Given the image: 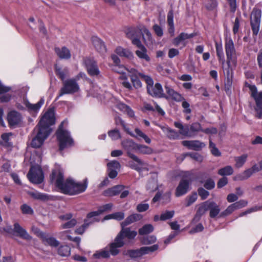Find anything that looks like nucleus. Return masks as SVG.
Masks as SVG:
<instances>
[{
    "mask_svg": "<svg viewBox=\"0 0 262 262\" xmlns=\"http://www.w3.org/2000/svg\"><path fill=\"white\" fill-rule=\"evenodd\" d=\"M158 248V246L157 245H154L150 247H143L140 249L130 251L129 255L132 257H140L143 254L154 252L157 250Z\"/></svg>",
    "mask_w": 262,
    "mask_h": 262,
    "instance_id": "obj_13",
    "label": "nucleus"
},
{
    "mask_svg": "<svg viewBox=\"0 0 262 262\" xmlns=\"http://www.w3.org/2000/svg\"><path fill=\"white\" fill-rule=\"evenodd\" d=\"M115 52L121 57H124L130 59L134 58V55L131 51L120 46L116 48Z\"/></svg>",
    "mask_w": 262,
    "mask_h": 262,
    "instance_id": "obj_28",
    "label": "nucleus"
},
{
    "mask_svg": "<svg viewBox=\"0 0 262 262\" xmlns=\"http://www.w3.org/2000/svg\"><path fill=\"white\" fill-rule=\"evenodd\" d=\"M234 170L231 166H226L218 170V174L221 176H230L233 173Z\"/></svg>",
    "mask_w": 262,
    "mask_h": 262,
    "instance_id": "obj_39",
    "label": "nucleus"
},
{
    "mask_svg": "<svg viewBox=\"0 0 262 262\" xmlns=\"http://www.w3.org/2000/svg\"><path fill=\"white\" fill-rule=\"evenodd\" d=\"M225 48L227 59V62L228 66H229L231 63H235L236 61V51L231 38L226 39Z\"/></svg>",
    "mask_w": 262,
    "mask_h": 262,
    "instance_id": "obj_6",
    "label": "nucleus"
},
{
    "mask_svg": "<svg viewBox=\"0 0 262 262\" xmlns=\"http://www.w3.org/2000/svg\"><path fill=\"white\" fill-rule=\"evenodd\" d=\"M83 63L86 69L88 74L91 76H97L100 74V72L97 62L93 58H84L83 59Z\"/></svg>",
    "mask_w": 262,
    "mask_h": 262,
    "instance_id": "obj_10",
    "label": "nucleus"
},
{
    "mask_svg": "<svg viewBox=\"0 0 262 262\" xmlns=\"http://www.w3.org/2000/svg\"><path fill=\"white\" fill-rule=\"evenodd\" d=\"M248 156L246 154H243L241 156L235 157L234 160L235 161V166L237 168L242 167L246 162Z\"/></svg>",
    "mask_w": 262,
    "mask_h": 262,
    "instance_id": "obj_40",
    "label": "nucleus"
},
{
    "mask_svg": "<svg viewBox=\"0 0 262 262\" xmlns=\"http://www.w3.org/2000/svg\"><path fill=\"white\" fill-rule=\"evenodd\" d=\"M162 129L169 139L174 140L179 138V134L176 130L169 127H162Z\"/></svg>",
    "mask_w": 262,
    "mask_h": 262,
    "instance_id": "obj_36",
    "label": "nucleus"
},
{
    "mask_svg": "<svg viewBox=\"0 0 262 262\" xmlns=\"http://www.w3.org/2000/svg\"><path fill=\"white\" fill-rule=\"evenodd\" d=\"M113 204L112 203L106 204L102 206H101L98 211H93L87 214L88 219L95 218V217L98 216L102 212L110 210L112 209Z\"/></svg>",
    "mask_w": 262,
    "mask_h": 262,
    "instance_id": "obj_25",
    "label": "nucleus"
},
{
    "mask_svg": "<svg viewBox=\"0 0 262 262\" xmlns=\"http://www.w3.org/2000/svg\"><path fill=\"white\" fill-rule=\"evenodd\" d=\"M215 46L219 60L223 65L225 63V60L222 45L221 43L216 42Z\"/></svg>",
    "mask_w": 262,
    "mask_h": 262,
    "instance_id": "obj_33",
    "label": "nucleus"
},
{
    "mask_svg": "<svg viewBox=\"0 0 262 262\" xmlns=\"http://www.w3.org/2000/svg\"><path fill=\"white\" fill-rule=\"evenodd\" d=\"M261 170L260 164L254 165L251 168L244 170L243 172L237 174L234 177L235 181H243L248 179L254 173L258 172Z\"/></svg>",
    "mask_w": 262,
    "mask_h": 262,
    "instance_id": "obj_11",
    "label": "nucleus"
},
{
    "mask_svg": "<svg viewBox=\"0 0 262 262\" xmlns=\"http://www.w3.org/2000/svg\"><path fill=\"white\" fill-rule=\"evenodd\" d=\"M204 186L207 189H212L215 187V182L212 179L209 178L205 182Z\"/></svg>",
    "mask_w": 262,
    "mask_h": 262,
    "instance_id": "obj_58",
    "label": "nucleus"
},
{
    "mask_svg": "<svg viewBox=\"0 0 262 262\" xmlns=\"http://www.w3.org/2000/svg\"><path fill=\"white\" fill-rule=\"evenodd\" d=\"M174 125L176 127L180 129L178 133L179 134L187 137L191 136L188 125H183L180 122H174Z\"/></svg>",
    "mask_w": 262,
    "mask_h": 262,
    "instance_id": "obj_26",
    "label": "nucleus"
},
{
    "mask_svg": "<svg viewBox=\"0 0 262 262\" xmlns=\"http://www.w3.org/2000/svg\"><path fill=\"white\" fill-rule=\"evenodd\" d=\"M55 51L58 56L61 59H68L71 58V55L69 50L65 47L61 48H56Z\"/></svg>",
    "mask_w": 262,
    "mask_h": 262,
    "instance_id": "obj_27",
    "label": "nucleus"
},
{
    "mask_svg": "<svg viewBox=\"0 0 262 262\" xmlns=\"http://www.w3.org/2000/svg\"><path fill=\"white\" fill-rule=\"evenodd\" d=\"M235 204H232L229 205L224 211L220 214V217L227 216L232 213L234 211L237 210L235 208Z\"/></svg>",
    "mask_w": 262,
    "mask_h": 262,
    "instance_id": "obj_49",
    "label": "nucleus"
},
{
    "mask_svg": "<svg viewBox=\"0 0 262 262\" xmlns=\"http://www.w3.org/2000/svg\"><path fill=\"white\" fill-rule=\"evenodd\" d=\"M27 177L32 183L40 184L43 181V173L41 168L38 166H32L27 174Z\"/></svg>",
    "mask_w": 262,
    "mask_h": 262,
    "instance_id": "obj_7",
    "label": "nucleus"
},
{
    "mask_svg": "<svg viewBox=\"0 0 262 262\" xmlns=\"http://www.w3.org/2000/svg\"><path fill=\"white\" fill-rule=\"evenodd\" d=\"M145 163L146 164L145 165L141 166V165H140L139 164H138L139 165H137V164L134 163L133 162H129L128 163L129 167L131 168H132L133 169H135V170H137L138 171H141L142 169H145L146 166H147V164L146 163H145Z\"/></svg>",
    "mask_w": 262,
    "mask_h": 262,
    "instance_id": "obj_57",
    "label": "nucleus"
},
{
    "mask_svg": "<svg viewBox=\"0 0 262 262\" xmlns=\"http://www.w3.org/2000/svg\"><path fill=\"white\" fill-rule=\"evenodd\" d=\"M121 226L122 229L116 236L121 242H124L123 239L126 237L128 239H134L137 235V232L135 230H132L130 228Z\"/></svg>",
    "mask_w": 262,
    "mask_h": 262,
    "instance_id": "obj_14",
    "label": "nucleus"
},
{
    "mask_svg": "<svg viewBox=\"0 0 262 262\" xmlns=\"http://www.w3.org/2000/svg\"><path fill=\"white\" fill-rule=\"evenodd\" d=\"M58 253L61 256H68L71 253V248L67 245L61 246L58 249Z\"/></svg>",
    "mask_w": 262,
    "mask_h": 262,
    "instance_id": "obj_41",
    "label": "nucleus"
},
{
    "mask_svg": "<svg viewBox=\"0 0 262 262\" xmlns=\"http://www.w3.org/2000/svg\"><path fill=\"white\" fill-rule=\"evenodd\" d=\"M182 144L187 147L189 149L199 151L205 146V144L199 140H185L182 142Z\"/></svg>",
    "mask_w": 262,
    "mask_h": 262,
    "instance_id": "obj_16",
    "label": "nucleus"
},
{
    "mask_svg": "<svg viewBox=\"0 0 262 262\" xmlns=\"http://www.w3.org/2000/svg\"><path fill=\"white\" fill-rule=\"evenodd\" d=\"M127 71L129 73V77L130 79L139 77L141 78V76L143 74V73L138 72L137 70L134 68L127 69Z\"/></svg>",
    "mask_w": 262,
    "mask_h": 262,
    "instance_id": "obj_51",
    "label": "nucleus"
},
{
    "mask_svg": "<svg viewBox=\"0 0 262 262\" xmlns=\"http://www.w3.org/2000/svg\"><path fill=\"white\" fill-rule=\"evenodd\" d=\"M121 79L123 80L122 84L123 86L127 89L129 91L133 90V88L138 89L142 87V83L139 77L131 78L132 84L128 81L126 76H122Z\"/></svg>",
    "mask_w": 262,
    "mask_h": 262,
    "instance_id": "obj_12",
    "label": "nucleus"
},
{
    "mask_svg": "<svg viewBox=\"0 0 262 262\" xmlns=\"http://www.w3.org/2000/svg\"><path fill=\"white\" fill-rule=\"evenodd\" d=\"M141 78L146 82L147 84V90H148V88H150L152 85H154V81L151 77L143 74L141 76Z\"/></svg>",
    "mask_w": 262,
    "mask_h": 262,
    "instance_id": "obj_56",
    "label": "nucleus"
},
{
    "mask_svg": "<svg viewBox=\"0 0 262 262\" xmlns=\"http://www.w3.org/2000/svg\"><path fill=\"white\" fill-rule=\"evenodd\" d=\"M64 123H67L66 120H64L61 122L56 132L57 139L60 151L74 145V140L71 137L69 132L63 127Z\"/></svg>",
    "mask_w": 262,
    "mask_h": 262,
    "instance_id": "obj_2",
    "label": "nucleus"
},
{
    "mask_svg": "<svg viewBox=\"0 0 262 262\" xmlns=\"http://www.w3.org/2000/svg\"><path fill=\"white\" fill-rule=\"evenodd\" d=\"M124 217V214L122 212H115L114 213L109 214L105 216V220H109V219H115L118 221H121L123 219Z\"/></svg>",
    "mask_w": 262,
    "mask_h": 262,
    "instance_id": "obj_44",
    "label": "nucleus"
},
{
    "mask_svg": "<svg viewBox=\"0 0 262 262\" xmlns=\"http://www.w3.org/2000/svg\"><path fill=\"white\" fill-rule=\"evenodd\" d=\"M93 45L96 50L100 53L103 54L106 52V48L101 39L97 36L92 38Z\"/></svg>",
    "mask_w": 262,
    "mask_h": 262,
    "instance_id": "obj_21",
    "label": "nucleus"
},
{
    "mask_svg": "<svg viewBox=\"0 0 262 262\" xmlns=\"http://www.w3.org/2000/svg\"><path fill=\"white\" fill-rule=\"evenodd\" d=\"M93 257L96 258H108L110 257V252L106 250L97 251L93 254Z\"/></svg>",
    "mask_w": 262,
    "mask_h": 262,
    "instance_id": "obj_48",
    "label": "nucleus"
},
{
    "mask_svg": "<svg viewBox=\"0 0 262 262\" xmlns=\"http://www.w3.org/2000/svg\"><path fill=\"white\" fill-rule=\"evenodd\" d=\"M124 245V242H121L116 237L114 242L110 244V252L112 255H116L119 252V248Z\"/></svg>",
    "mask_w": 262,
    "mask_h": 262,
    "instance_id": "obj_24",
    "label": "nucleus"
},
{
    "mask_svg": "<svg viewBox=\"0 0 262 262\" xmlns=\"http://www.w3.org/2000/svg\"><path fill=\"white\" fill-rule=\"evenodd\" d=\"M33 132H36V135L32 139L31 143V146L35 148H39L50 134L37 127L34 129Z\"/></svg>",
    "mask_w": 262,
    "mask_h": 262,
    "instance_id": "obj_8",
    "label": "nucleus"
},
{
    "mask_svg": "<svg viewBox=\"0 0 262 262\" xmlns=\"http://www.w3.org/2000/svg\"><path fill=\"white\" fill-rule=\"evenodd\" d=\"M77 224L76 220L72 219L60 226V229H69L74 227Z\"/></svg>",
    "mask_w": 262,
    "mask_h": 262,
    "instance_id": "obj_47",
    "label": "nucleus"
},
{
    "mask_svg": "<svg viewBox=\"0 0 262 262\" xmlns=\"http://www.w3.org/2000/svg\"><path fill=\"white\" fill-rule=\"evenodd\" d=\"M108 135L113 140H117L121 138L120 132L117 129L108 131Z\"/></svg>",
    "mask_w": 262,
    "mask_h": 262,
    "instance_id": "obj_46",
    "label": "nucleus"
},
{
    "mask_svg": "<svg viewBox=\"0 0 262 262\" xmlns=\"http://www.w3.org/2000/svg\"><path fill=\"white\" fill-rule=\"evenodd\" d=\"M182 106L184 108L183 113L185 114H190L191 113V110L190 108L189 103L186 101L185 98L183 101H182Z\"/></svg>",
    "mask_w": 262,
    "mask_h": 262,
    "instance_id": "obj_59",
    "label": "nucleus"
},
{
    "mask_svg": "<svg viewBox=\"0 0 262 262\" xmlns=\"http://www.w3.org/2000/svg\"><path fill=\"white\" fill-rule=\"evenodd\" d=\"M14 231L23 239L28 241L32 239V237L28 233L27 231L21 227L18 223L14 224Z\"/></svg>",
    "mask_w": 262,
    "mask_h": 262,
    "instance_id": "obj_23",
    "label": "nucleus"
},
{
    "mask_svg": "<svg viewBox=\"0 0 262 262\" xmlns=\"http://www.w3.org/2000/svg\"><path fill=\"white\" fill-rule=\"evenodd\" d=\"M41 239L45 245H49L52 247H57L60 244V242L55 237L48 236L46 234L44 235Z\"/></svg>",
    "mask_w": 262,
    "mask_h": 262,
    "instance_id": "obj_31",
    "label": "nucleus"
},
{
    "mask_svg": "<svg viewBox=\"0 0 262 262\" xmlns=\"http://www.w3.org/2000/svg\"><path fill=\"white\" fill-rule=\"evenodd\" d=\"M165 89L166 93L172 100L180 102L183 101L184 97L178 92L175 91L173 89L171 88L169 86L165 85Z\"/></svg>",
    "mask_w": 262,
    "mask_h": 262,
    "instance_id": "obj_20",
    "label": "nucleus"
},
{
    "mask_svg": "<svg viewBox=\"0 0 262 262\" xmlns=\"http://www.w3.org/2000/svg\"><path fill=\"white\" fill-rule=\"evenodd\" d=\"M209 210H210L209 216L211 218L215 217L220 212V208L214 202H209Z\"/></svg>",
    "mask_w": 262,
    "mask_h": 262,
    "instance_id": "obj_32",
    "label": "nucleus"
},
{
    "mask_svg": "<svg viewBox=\"0 0 262 262\" xmlns=\"http://www.w3.org/2000/svg\"><path fill=\"white\" fill-rule=\"evenodd\" d=\"M190 184L189 181L182 179L176 189V195L180 196L186 193L189 190Z\"/></svg>",
    "mask_w": 262,
    "mask_h": 262,
    "instance_id": "obj_19",
    "label": "nucleus"
},
{
    "mask_svg": "<svg viewBox=\"0 0 262 262\" xmlns=\"http://www.w3.org/2000/svg\"><path fill=\"white\" fill-rule=\"evenodd\" d=\"M154 227L151 224H146L139 230V234L141 235L149 234L154 231Z\"/></svg>",
    "mask_w": 262,
    "mask_h": 262,
    "instance_id": "obj_42",
    "label": "nucleus"
},
{
    "mask_svg": "<svg viewBox=\"0 0 262 262\" xmlns=\"http://www.w3.org/2000/svg\"><path fill=\"white\" fill-rule=\"evenodd\" d=\"M124 188L123 185H116L104 191L103 194L105 196H115L119 194Z\"/></svg>",
    "mask_w": 262,
    "mask_h": 262,
    "instance_id": "obj_22",
    "label": "nucleus"
},
{
    "mask_svg": "<svg viewBox=\"0 0 262 262\" xmlns=\"http://www.w3.org/2000/svg\"><path fill=\"white\" fill-rule=\"evenodd\" d=\"M136 150L141 154L150 155L153 152V149L150 147L139 144L137 145Z\"/></svg>",
    "mask_w": 262,
    "mask_h": 262,
    "instance_id": "obj_38",
    "label": "nucleus"
},
{
    "mask_svg": "<svg viewBox=\"0 0 262 262\" xmlns=\"http://www.w3.org/2000/svg\"><path fill=\"white\" fill-rule=\"evenodd\" d=\"M147 90L148 94L152 96L158 98H166L165 95L163 93L162 86L159 83H156L155 86L152 85Z\"/></svg>",
    "mask_w": 262,
    "mask_h": 262,
    "instance_id": "obj_18",
    "label": "nucleus"
},
{
    "mask_svg": "<svg viewBox=\"0 0 262 262\" xmlns=\"http://www.w3.org/2000/svg\"><path fill=\"white\" fill-rule=\"evenodd\" d=\"M21 119L20 114L16 111H11L7 116L8 122L11 127H14L20 123Z\"/></svg>",
    "mask_w": 262,
    "mask_h": 262,
    "instance_id": "obj_15",
    "label": "nucleus"
},
{
    "mask_svg": "<svg viewBox=\"0 0 262 262\" xmlns=\"http://www.w3.org/2000/svg\"><path fill=\"white\" fill-rule=\"evenodd\" d=\"M80 90L76 79L70 78L63 81V86L59 91L57 98L65 94H72L78 92Z\"/></svg>",
    "mask_w": 262,
    "mask_h": 262,
    "instance_id": "obj_3",
    "label": "nucleus"
},
{
    "mask_svg": "<svg viewBox=\"0 0 262 262\" xmlns=\"http://www.w3.org/2000/svg\"><path fill=\"white\" fill-rule=\"evenodd\" d=\"M68 72L69 70L67 68L62 70L61 68L57 66H55V73L56 75L63 81L65 80L64 79Z\"/></svg>",
    "mask_w": 262,
    "mask_h": 262,
    "instance_id": "obj_37",
    "label": "nucleus"
},
{
    "mask_svg": "<svg viewBox=\"0 0 262 262\" xmlns=\"http://www.w3.org/2000/svg\"><path fill=\"white\" fill-rule=\"evenodd\" d=\"M201 130V125L199 123L195 122L192 123L190 127L189 132L190 134L195 133ZM192 135V134H191Z\"/></svg>",
    "mask_w": 262,
    "mask_h": 262,
    "instance_id": "obj_54",
    "label": "nucleus"
},
{
    "mask_svg": "<svg viewBox=\"0 0 262 262\" xmlns=\"http://www.w3.org/2000/svg\"><path fill=\"white\" fill-rule=\"evenodd\" d=\"M98 221L95 218H91L88 219L86 217V219L84 220V224L81 227L78 228L75 230V232L79 234H82L84 233L86 228H87L89 226L93 223Z\"/></svg>",
    "mask_w": 262,
    "mask_h": 262,
    "instance_id": "obj_30",
    "label": "nucleus"
},
{
    "mask_svg": "<svg viewBox=\"0 0 262 262\" xmlns=\"http://www.w3.org/2000/svg\"><path fill=\"white\" fill-rule=\"evenodd\" d=\"M20 208L24 214H32L33 213V209L27 204H23L21 206Z\"/></svg>",
    "mask_w": 262,
    "mask_h": 262,
    "instance_id": "obj_60",
    "label": "nucleus"
},
{
    "mask_svg": "<svg viewBox=\"0 0 262 262\" xmlns=\"http://www.w3.org/2000/svg\"><path fill=\"white\" fill-rule=\"evenodd\" d=\"M115 123L116 125H119V124L121 125L123 127L124 130L127 134H128L129 135H130V136H132L133 137H135L133 135V134L130 132L129 128L126 126L125 122L121 118L116 117V118H115Z\"/></svg>",
    "mask_w": 262,
    "mask_h": 262,
    "instance_id": "obj_43",
    "label": "nucleus"
},
{
    "mask_svg": "<svg viewBox=\"0 0 262 262\" xmlns=\"http://www.w3.org/2000/svg\"><path fill=\"white\" fill-rule=\"evenodd\" d=\"M147 52V50L146 48L145 47H142V48L136 50L135 53L140 59L144 60L147 62H149L150 58L148 55Z\"/></svg>",
    "mask_w": 262,
    "mask_h": 262,
    "instance_id": "obj_34",
    "label": "nucleus"
},
{
    "mask_svg": "<svg viewBox=\"0 0 262 262\" xmlns=\"http://www.w3.org/2000/svg\"><path fill=\"white\" fill-rule=\"evenodd\" d=\"M141 215L139 214H133L128 216L123 222L121 223V226H126L135 222L140 220Z\"/></svg>",
    "mask_w": 262,
    "mask_h": 262,
    "instance_id": "obj_35",
    "label": "nucleus"
},
{
    "mask_svg": "<svg viewBox=\"0 0 262 262\" xmlns=\"http://www.w3.org/2000/svg\"><path fill=\"white\" fill-rule=\"evenodd\" d=\"M138 144L130 139L124 140L121 142V145L127 151V156L138 164L144 166L146 165L145 162L132 152V150H136Z\"/></svg>",
    "mask_w": 262,
    "mask_h": 262,
    "instance_id": "obj_4",
    "label": "nucleus"
},
{
    "mask_svg": "<svg viewBox=\"0 0 262 262\" xmlns=\"http://www.w3.org/2000/svg\"><path fill=\"white\" fill-rule=\"evenodd\" d=\"M147 189L151 192L157 190L158 189L157 182L154 180L149 181L147 185Z\"/></svg>",
    "mask_w": 262,
    "mask_h": 262,
    "instance_id": "obj_55",
    "label": "nucleus"
},
{
    "mask_svg": "<svg viewBox=\"0 0 262 262\" xmlns=\"http://www.w3.org/2000/svg\"><path fill=\"white\" fill-rule=\"evenodd\" d=\"M152 29L155 34L159 37H162L163 35V30L162 28L158 24L153 26Z\"/></svg>",
    "mask_w": 262,
    "mask_h": 262,
    "instance_id": "obj_61",
    "label": "nucleus"
},
{
    "mask_svg": "<svg viewBox=\"0 0 262 262\" xmlns=\"http://www.w3.org/2000/svg\"><path fill=\"white\" fill-rule=\"evenodd\" d=\"M50 181L61 192L69 195H75L85 191L88 187V180L84 179L83 183L76 182L69 178L64 180L63 173L60 168H56L52 171Z\"/></svg>",
    "mask_w": 262,
    "mask_h": 262,
    "instance_id": "obj_1",
    "label": "nucleus"
},
{
    "mask_svg": "<svg viewBox=\"0 0 262 262\" xmlns=\"http://www.w3.org/2000/svg\"><path fill=\"white\" fill-rule=\"evenodd\" d=\"M197 199V194L196 193H194L192 194L191 195L188 196L186 200L187 201V203L186 206H189L192 203H193Z\"/></svg>",
    "mask_w": 262,
    "mask_h": 262,
    "instance_id": "obj_62",
    "label": "nucleus"
},
{
    "mask_svg": "<svg viewBox=\"0 0 262 262\" xmlns=\"http://www.w3.org/2000/svg\"><path fill=\"white\" fill-rule=\"evenodd\" d=\"M209 201H206L202 203L199 207L196 213L201 216H202L205 212L209 210Z\"/></svg>",
    "mask_w": 262,
    "mask_h": 262,
    "instance_id": "obj_45",
    "label": "nucleus"
},
{
    "mask_svg": "<svg viewBox=\"0 0 262 262\" xmlns=\"http://www.w3.org/2000/svg\"><path fill=\"white\" fill-rule=\"evenodd\" d=\"M195 36V33L187 34L184 32L181 33L177 37L174 38L172 40V43L176 47L179 46L180 44H183V47L186 45L185 40L190 39Z\"/></svg>",
    "mask_w": 262,
    "mask_h": 262,
    "instance_id": "obj_17",
    "label": "nucleus"
},
{
    "mask_svg": "<svg viewBox=\"0 0 262 262\" xmlns=\"http://www.w3.org/2000/svg\"><path fill=\"white\" fill-rule=\"evenodd\" d=\"M31 196L35 199L43 201L47 200L49 198L48 195L40 192H32Z\"/></svg>",
    "mask_w": 262,
    "mask_h": 262,
    "instance_id": "obj_53",
    "label": "nucleus"
},
{
    "mask_svg": "<svg viewBox=\"0 0 262 262\" xmlns=\"http://www.w3.org/2000/svg\"><path fill=\"white\" fill-rule=\"evenodd\" d=\"M43 103L44 99L42 98L36 104H32L28 101L25 102L26 106L31 112H37Z\"/></svg>",
    "mask_w": 262,
    "mask_h": 262,
    "instance_id": "obj_29",
    "label": "nucleus"
},
{
    "mask_svg": "<svg viewBox=\"0 0 262 262\" xmlns=\"http://www.w3.org/2000/svg\"><path fill=\"white\" fill-rule=\"evenodd\" d=\"M261 12L260 10L254 8L250 15V25L253 33L257 35L259 30L260 24Z\"/></svg>",
    "mask_w": 262,
    "mask_h": 262,
    "instance_id": "obj_9",
    "label": "nucleus"
},
{
    "mask_svg": "<svg viewBox=\"0 0 262 262\" xmlns=\"http://www.w3.org/2000/svg\"><path fill=\"white\" fill-rule=\"evenodd\" d=\"M108 169H115L116 170H119L121 165L117 161L113 160L107 164Z\"/></svg>",
    "mask_w": 262,
    "mask_h": 262,
    "instance_id": "obj_52",
    "label": "nucleus"
},
{
    "mask_svg": "<svg viewBox=\"0 0 262 262\" xmlns=\"http://www.w3.org/2000/svg\"><path fill=\"white\" fill-rule=\"evenodd\" d=\"M174 214V211H166L165 212L162 213L161 215L160 219L161 221H166L173 217Z\"/></svg>",
    "mask_w": 262,
    "mask_h": 262,
    "instance_id": "obj_50",
    "label": "nucleus"
},
{
    "mask_svg": "<svg viewBox=\"0 0 262 262\" xmlns=\"http://www.w3.org/2000/svg\"><path fill=\"white\" fill-rule=\"evenodd\" d=\"M149 207V204L147 203H140L137 206L136 209L137 211L142 212L147 210Z\"/></svg>",
    "mask_w": 262,
    "mask_h": 262,
    "instance_id": "obj_64",
    "label": "nucleus"
},
{
    "mask_svg": "<svg viewBox=\"0 0 262 262\" xmlns=\"http://www.w3.org/2000/svg\"><path fill=\"white\" fill-rule=\"evenodd\" d=\"M55 122V117L54 112L50 110L44 114L36 127L50 134L52 130L50 127L54 124Z\"/></svg>",
    "mask_w": 262,
    "mask_h": 262,
    "instance_id": "obj_5",
    "label": "nucleus"
},
{
    "mask_svg": "<svg viewBox=\"0 0 262 262\" xmlns=\"http://www.w3.org/2000/svg\"><path fill=\"white\" fill-rule=\"evenodd\" d=\"M205 6L207 9L212 10L217 6V2L215 0H207Z\"/></svg>",
    "mask_w": 262,
    "mask_h": 262,
    "instance_id": "obj_63",
    "label": "nucleus"
}]
</instances>
